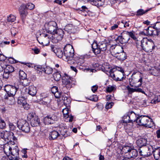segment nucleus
Listing matches in <instances>:
<instances>
[{"instance_id": "1", "label": "nucleus", "mask_w": 160, "mask_h": 160, "mask_svg": "<svg viewBox=\"0 0 160 160\" xmlns=\"http://www.w3.org/2000/svg\"><path fill=\"white\" fill-rule=\"evenodd\" d=\"M104 71L105 72L108 71L111 77L116 81H122L125 79V72L122 68L117 67L115 68L110 69V67L107 66L104 68Z\"/></svg>"}, {"instance_id": "2", "label": "nucleus", "mask_w": 160, "mask_h": 160, "mask_svg": "<svg viewBox=\"0 0 160 160\" xmlns=\"http://www.w3.org/2000/svg\"><path fill=\"white\" fill-rule=\"evenodd\" d=\"M108 43L104 42L98 43L94 41L92 45L93 52L95 55L100 54L101 51H106L108 48Z\"/></svg>"}, {"instance_id": "3", "label": "nucleus", "mask_w": 160, "mask_h": 160, "mask_svg": "<svg viewBox=\"0 0 160 160\" xmlns=\"http://www.w3.org/2000/svg\"><path fill=\"white\" fill-rule=\"evenodd\" d=\"M137 123L140 125L151 128L154 123L152 120L147 116L141 115L137 118Z\"/></svg>"}, {"instance_id": "4", "label": "nucleus", "mask_w": 160, "mask_h": 160, "mask_svg": "<svg viewBox=\"0 0 160 160\" xmlns=\"http://www.w3.org/2000/svg\"><path fill=\"white\" fill-rule=\"evenodd\" d=\"M0 138L3 139L8 142H11L15 143L14 141L17 140L12 132L7 131L2 132L0 131Z\"/></svg>"}, {"instance_id": "5", "label": "nucleus", "mask_w": 160, "mask_h": 160, "mask_svg": "<svg viewBox=\"0 0 160 160\" xmlns=\"http://www.w3.org/2000/svg\"><path fill=\"white\" fill-rule=\"evenodd\" d=\"M129 81L130 82H132L133 83H134L136 82H139L140 83L138 85H135L134 87H139L141 86L142 84V78L141 77V74L139 72H134L131 78H129ZM130 85L132 87H134L133 85H132L130 84Z\"/></svg>"}, {"instance_id": "6", "label": "nucleus", "mask_w": 160, "mask_h": 160, "mask_svg": "<svg viewBox=\"0 0 160 160\" xmlns=\"http://www.w3.org/2000/svg\"><path fill=\"white\" fill-rule=\"evenodd\" d=\"M143 42L142 48L146 52H151L154 48V44L151 39L145 38Z\"/></svg>"}, {"instance_id": "7", "label": "nucleus", "mask_w": 160, "mask_h": 160, "mask_svg": "<svg viewBox=\"0 0 160 160\" xmlns=\"http://www.w3.org/2000/svg\"><path fill=\"white\" fill-rule=\"evenodd\" d=\"M18 127L24 132H28L30 130V128L29 123L27 121L23 119L19 120L17 122Z\"/></svg>"}, {"instance_id": "8", "label": "nucleus", "mask_w": 160, "mask_h": 160, "mask_svg": "<svg viewBox=\"0 0 160 160\" xmlns=\"http://www.w3.org/2000/svg\"><path fill=\"white\" fill-rule=\"evenodd\" d=\"M64 53L68 60H72L74 56V50L72 46L70 44L66 45L64 49Z\"/></svg>"}, {"instance_id": "9", "label": "nucleus", "mask_w": 160, "mask_h": 160, "mask_svg": "<svg viewBox=\"0 0 160 160\" xmlns=\"http://www.w3.org/2000/svg\"><path fill=\"white\" fill-rule=\"evenodd\" d=\"M136 114L133 111L128 112V115H124L123 117V122L127 123L130 122H136L137 118Z\"/></svg>"}, {"instance_id": "10", "label": "nucleus", "mask_w": 160, "mask_h": 160, "mask_svg": "<svg viewBox=\"0 0 160 160\" xmlns=\"http://www.w3.org/2000/svg\"><path fill=\"white\" fill-rule=\"evenodd\" d=\"M45 27L48 32L52 34L54 33L57 28L56 23L53 21L46 23Z\"/></svg>"}, {"instance_id": "11", "label": "nucleus", "mask_w": 160, "mask_h": 160, "mask_svg": "<svg viewBox=\"0 0 160 160\" xmlns=\"http://www.w3.org/2000/svg\"><path fill=\"white\" fill-rule=\"evenodd\" d=\"M152 147H150L145 146L143 148L139 149L140 155L143 157H148L149 156L152 154Z\"/></svg>"}, {"instance_id": "12", "label": "nucleus", "mask_w": 160, "mask_h": 160, "mask_svg": "<svg viewBox=\"0 0 160 160\" xmlns=\"http://www.w3.org/2000/svg\"><path fill=\"white\" fill-rule=\"evenodd\" d=\"M18 88L14 86L10 85H6L4 88V90L7 93L6 95L14 96Z\"/></svg>"}, {"instance_id": "13", "label": "nucleus", "mask_w": 160, "mask_h": 160, "mask_svg": "<svg viewBox=\"0 0 160 160\" xmlns=\"http://www.w3.org/2000/svg\"><path fill=\"white\" fill-rule=\"evenodd\" d=\"M62 82L67 88H70L71 87L72 80L71 77L66 74H65L64 76L63 77Z\"/></svg>"}, {"instance_id": "14", "label": "nucleus", "mask_w": 160, "mask_h": 160, "mask_svg": "<svg viewBox=\"0 0 160 160\" xmlns=\"http://www.w3.org/2000/svg\"><path fill=\"white\" fill-rule=\"evenodd\" d=\"M19 11L21 18L22 20L23 21L26 18L28 13L27 10L25 8L22 7L21 5L19 8Z\"/></svg>"}, {"instance_id": "15", "label": "nucleus", "mask_w": 160, "mask_h": 160, "mask_svg": "<svg viewBox=\"0 0 160 160\" xmlns=\"http://www.w3.org/2000/svg\"><path fill=\"white\" fill-rule=\"evenodd\" d=\"M19 150L17 146H15L13 149H11L10 154L12 155L13 160H17L19 155Z\"/></svg>"}, {"instance_id": "16", "label": "nucleus", "mask_w": 160, "mask_h": 160, "mask_svg": "<svg viewBox=\"0 0 160 160\" xmlns=\"http://www.w3.org/2000/svg\"><path fill=\"white\" fill-rule=\"evenodd\" d=\"M4 98L5 100L7 103L9 105H13L15 102V99L14 96L5 95Z\"/></svg>"}, {"instance_id": "17", "label": "nucleus", "mask_w": 160, "mask_h": 160, "mask_svg": "<svg viewBox=\"0 0 160 160\" xmlns=\"http://www.w3.org/2000/svg\"><path fill=\"white\" fill-rule=\"evenodd\" d=\"M51 48L52 51H53L58 58H61L63 56V52L61 49H57L53 46L51 47Z\"/></svg>"}, {"instance_id": "18", "label": "nucleus", "mask_w": 160, "mask_h": 160, "mask_svg": "<svg viewBox=\"0 0 160 160\" xmlns=\"http://www.w3.org/2000/svg\"><path fill=\"white\" fill-rule=\"evenodd\" d=\"M28 93L30 95L34 96L37 92L36 87L33 85H31L28 87Z\"/></svg>"}, {"instance_id": "19", "label": "nucleus", "mask_w": 160, "mask_h": 160, "mask_svg": "<svg viewBox=\"0 0 160 160\" xmlns=\"http://www.w3.org/2000/svg\"><path fill=\"white\" fill-rule=\"evenodd\" d=\"M49 36L48 34H42L41 38L42 42L41 43L45 45H47L49 43Z\"/></svg>"}, {"instance_id": "20", "label": "nucleus", "mask_w": 160, "mask_h": 160, "mask_svg": "<svg viewBox=\"0 0 160 160\" xmlns=\"http://www.w3.org/2000/svg\"><path fill=\"white\" fill-rule=\"evenodd\" d=\"M51 91L56 98H58L61 97V93L58 92V88L57 87L54 86L52 87L51 89Z\"/></svg>"}, {"instance_id": "21", "label": "nucleus", "mask_w": 160, "mask_h": 160, "mask_svg": "<svg viewBox=\"0 0 160 160\" xmlns=\"http://www.w3.org/2000/svg\"><path fill=\"white\" fill-rule=\"evenodd\" d=\"M64 30L69 33H74L75 31L74 26L71 24L67 25L65 26Z\"/></svg>"}, {"instance_id": "22", "label": "nucleus", "mask_w": 160, "mask_h": 160, "mask_svg": "<svg viewBox=\"0 0 160 160\" xmlns=\"http://www.w3.org/2000/svg\"><path fill=\"white\" fill-rule=\"evenodd\" d=\"M91 3L94 5L99 7L103 5L105 0H89Z\"/></svg>"}, {"instance_id": "23", "label": "nucleus", "mask_w": 160, "mask_h": 160, "mask_svg": "<svg viewBox=\"0 0 160 160\" xmlns=\"http://www.w3.org/2000/svg\"><path fill=\"white\" fill-rule=\"evenodd\" d=\"M138 151L136 149H133L132 147L128 155L126 156L129 158H135L138 156Z\"/></svg>"}, {"instance_id": "24", "label": "nucleus", "mask_w": 160, "mask_h": 160, "mask_svg": "<svg viewBox=\"0 0 160 160\" xmlns=\"http://www.w3.org/2000/svg\"><path fill=\"white\" fill-rule=\"evenodd\" d=\"M12 148L8 144H5L3 146V150L7 156H9L11 153Z\"/></svg>"}, {"instance_id": "25", "label": "nucleus", "mask_w": 160, "mask_h": 160, "mask_svg": "<svg viewBox=\"0 0 160 160\" xmlns=\"http://www.w3.org/2000/svg\"><path fill=\"white\" fill-rule=\"evenodd\" d=\"M31 125L32 127H37L39 125L40 121L38 117H35L30 121Z\"/></svg>"}, {"instance_id": "26", "label": "nucleus", "mask_w": 160, "mask_h": 160, "mask_svg": "<svg viewBox=\"0 0 160 160\" xmlns=\"http://www.w3.org/2000/svg\"><path fill=\"white\" fill-rule=\"evenodd\" d=\"M147 140L145 138H140L136 142L137 145L139 147L146 145Z\"/></svg>"}, {"instance_id": "27", "label": "nucleus", "mask_w": 160, "mask_h": 160, "mask_svg": "<svg viewBox=\"0 0 160 160\" xmlns=\"http://www.w3.org/2000/svg\"><path fill=\"white\" fill-rule=\"evenodd\" d=\"M129 38L128 37L123 38L122 36H119L117 38V40L119 41L121 44H124L128 42L129 40Z\"/></svg>"}, {"instance_id": "28", "label": "nucleus", "mask_w": 160, "mask_h": 160, "mask_svg": "<svg viewBox=\"0 0 160 160\" xmlns=\"http://www.w3.org/2000/svg\"><path fill=\"white\" fill-rule=\"evenodd\" d=\"M132 148V147L129 146H123L121 151L122 153L127 154L128 155Z\"/></svg>"}, {"instance_id": "29", "label": "nucleus", "mask_w": 160, "mask_h": 160, "mask_svg": "<svg viewBox=\"0 0 160 160\" xmlns=\"http://www.w3.org/2000/svg\"><path fill=\"white\" fill-rule=\"evenodd\" d=\"M153 153V155L154 158L158 160L160 158V149H158L157 150L152 151V153Z\"/></svg>"}, {"instance_id": "30", "label": "nucleus", "mask_w": 160, "mask_h": 160, "mask_svg": "<svg viewBox=\"0 0 160 160\" xmlns=\"http://www.w3.org/2000/svg\"><path fill=\"white\" fill-rule=\"evenodd\" d=\"M53 34H56L57 35H58V36H57V37L58 39H61L63 38L64 33L63 32L62 30L57 29L54 33Z\"/></svg>"}, {"instance_id": "31", "label": "nucleus", "mask_w": 160, "mask_h": 160, "mask_svg": "<svg viewBox=\"0 0 160 160\" xmlns=\"http://www.w3.org/2000/svg\"><path fill=\"white\" fill-rule=\"evenodd\" d=\"M150 10V9H147L144 10L142 9H139L137 11L136 13V15L138 16L143 15L147 12Z\"/></svg>"}, {"instance_id": "32", "label": "nucleus", "mask_w": 160, "mask_h": 160, "mask_svg": "<svg viewBox=\"0 0 160 160\" xmlns=\"http://www.w3.org/2000/svg\"><path fill=\"white\" fill-rule=\"evenodd\" d=\"M61 100L62 101L63 103L66 107L68 106L71 102L70 99L67 97H62Z\"/></svg>"}, {"instance_id": "33", "label": "nucleus", "mask_w": 160, "mask_h": 160, "mask_svg": "<svg viewBox=\"0 0 160 160\" xmlns=\"http://www.w3.org/2000/svg\"><path fill=\"white\" fill-rule=\"evenodd\" d=\"M22 7L25 8L26 9L32 10L34 8L35 5L31 3H29L27 4H22Z\"/></svg>"}, {"instance_id": "34", "label": "nucleus", "mask_w": 160, "mask_h": 160, "mask_svg": "<svg viewBox=\"0 0 160 160\" xmlns=\"http://www.w3.org/2000/svg\"><path fill=\"white\" fill-rule=\"evenodd\" d=\"M51 138L52 139H56L58 137L60 136L59 133L56 131H53L50 134Z\"/></svg>"}, {"instance_id": "35", "label": "nucleus", "mask_w": 160, "mask_h": 160, "mask_svg": "<svg viewBox=\"0 0 160 160\" xmlns=\"http://www.w3.org/2000/svg\"><path fill=\"white\" fill-rule=\"evenodd\" d=\"M35 69L38 73L41 74L43 72H44V68L40 65H36L34 67Z\"/></svg>"}, {"instance_id": "36", "label": "nucleus", "mask_w": 160, "mask_h": 160, "mask_svg": "<svg viewBox=\"0 0 160 160\" xmlns=\"http://www.w3.org/2000/svg\"><path fill=\"white\" fill-rule=\"evenodd\" d=\"M4 70L5 72H8L10 73L13 72L14 70V68L12 66L9 65H5Z\"/></svg>"}, {"instance_id": "37", "label": "nucleus", "mask_w": 160, "mask_h": 160, "mask_svg": "<svg viewBox=\"0 0 160 160\" xmlns=\"http://www.w3.org/2000/svg\"><path fill=\"white\" fill-rule=\"evenodd\" d=\"M123 51V48L121 46L117 45L114 50L113 53L115 54H119L120 52H122Z\"/></svg>"}, {"instance_id": "38", "label": "nucleus", "mask_w": 160, "mask_h": 160, "mask_svg": "<svg viewBox=\"0 0 160 160\" xmlns=\"http://www.w3.org/2000/svg\"><path fill=\"white\" fill-rule=\"evenodd\" d=\"M48 116L50 118L52 124L55 123L59 119V117L55 114L49 115Z\"/></svg>"}, {"instance_id": "39", "label": "nucleus", "mask_w": 160, "mask_h": 160, "mask_svg": "<svg viewBox=\"0 0 160 160\" xmlns=\"http://www.w3.org/2000/svg\"><path fill=\"white\" fill-rule=\"evenodd\" d=\"M155 29L153 27H149L147 29L145 30L146 32V34L147 35H153V30Z\"/></svg>"}, {"instance_id": "40", "label": "nucleus", "mask_w": 160, "mask_h": 160, "mask_svg": "<svg viewBox=\"0 0 160 160\" xmlns=\"http://www.w3.org/2000/svg\"><path fill=\"white\" fill-rule=\"evenodd\" d=\"M26 101L25 98L23 97H19L18 98V103L19 105L22 106L23 104H24L25 103H26Z\"/></svg>"}, {"instance_id": "41", "label": "nucleus", "mask_w": 160, "mask_h": 160, "mask_svg": "<svg viewBox=\"0 0 160 160\" xmlns=\"http://www.w3.org/2000/svg\"><path fill=\"white\" fill-rule=\"evenodd\" d=\"M73 59L78 65L80 66L83 64L84 62V59L78 57L74 58Z\"/></svg>"}, {"instance_id": "42", "label": "nucleus", "mask_w": 160, "mask_h": 160, "mask_svg": "<svg viewBox=\"0 0 160 160\" xmlns=\"http://www.w3.org/2000/svg\"><path fill=\"white\" fill-rule=\"evenodd\" d=\"M129 22V21L127 22L123 20L121 22H119V26L122 25L124 28L129 29L130 28Z\"/></svg>"}, {"instance_id": "43", "label": "nucleus", "mask_w": 160, "mask_h": 160, "mask_svg": "<svg viewBox=\"0 0 160 160\" xmlns=\"http://www.w3.org/2000/svg\"><path fill=\"white\" fill-rule=\"evenodd\" d=\"M19 78L21 79H25L27 78V75L22 70H20L19 73Z\"/></svg>"}, {"instance_id": "44", "label": "nucleus", "mask_w": 160, "mask_h": 160, "mask_svg": "<svg viewBox=\"0 0 160 160\" xmlns=\"http://www.w3.org/2000/svg\"><path fill=\"white\" fill-rule=\"evenodd\" d=\"M43 122L45 125H49L52 124L48 115L44 118L43 119Z\"/></svg>"}, {"instance_id": "45", "label": "nucleus", "mask_w": 160, "mask_h": 160, "mask_svg": "<svg viewBox=\"0 0 160 160\" xmlns=\"http://www.w3.org/2000/svg\"><path fill=\"white\" fill-rule=\"evenodd\" d=\"M159 102H160V95L159 96H155L151 102L152 104H155Z\"/></svg>"}, {"instance_id": "46", "label": "nucleus", "mask_w": 160, "mask_h": 160, "mask_svg": "<svg viewBox=\"0 0 160 160\" xmlns=\"http://www.w3.org/2000/svg\"><path fill=\"white\" fill-rule=\"evenodd\" d=\"M16 17L13 15L11 14L7 18L8 22H12L15 20Z\"/></svg>"}, {"instance_id": "47", "label": "nucleus", "mask_w": 160, "mask_h": 160, "mask_svg": "<svg viewBox=\"0 0 160 160\" xmlns=\"http://www.w3.org/2000/svg\"><path fill=\"white\" fill-rule=\"evenodd\" d=\"M120 55L119 56H117L118 59L120 60H123L126 58V56L125 53L123 52V51L122 52H120Z\"/></svg>"}, {"instance_id": "48", "label": "nucleus", "mask_w": 160, "mask_h": 160, "mask_svg": "<svg viewBox=\"0 0 160 160\" xmlns=\"http://www.w3.org/2000/svg\"><path fill=\"white\" fill-rule=\"evenodd\" d=\"M145 38H143L142 40H138L137 39V41L136 42V44L137 47L138 46H141L142 48L143 47V44H144L143 42L145 40Z\"/></svg>"}, {"instance_id": "49", "label": "nucleus", "mask_w": 160, "mask_h": 160, "mask_svg": "<svg viewBox=\"0 0 160 160\" xmlns=\"http://www.w3.org/2000/svg\"><path fill=\"white\" fill-rule=\"evenodd\" d=\"M53 77L55 80L58 81L61 78V75L60 73L58 72L54 73L53 74Z\"/></svg>"}, {"instance_id": "50", "label": "nucleus", "mask_w": 160, "mask_h": 160, "mask_svg": "<svg viewBox=\"0 0 160 160\" xmlns=\"http://www.w3.org/2000/svg\"><path fill=\"white\" fill-rule=\"evenodd\" d=\"M53 72L52 69L49 67H46V68H44V72L47 74H50L52 73Z\"/></svg>"}, {"instance_id": "51", "label": "nucleus", "mask_w": 160, "mask_h": 160, "mask_svg": "<svg viewBox=\"0 0 160 160\" xmlns=\"http://www.w3.org/2000/svg\"><path fill=\"white\" fill-rule=\"evenodd\" d=\"M125 32L126 34L128 36V37H130L135 40H136L137 39V38L133 32Z\"/></svg>"}, {"instance_id": "52", "label": "nucleus", "mask_w": 160, "mask_h": 160, "mask_svg": "<svg viewBox=\"0 0 160 160\" xmlns=\"http://www.w3.org/2000/svg\"><path fill=\"white\" fill-rule=\"evenodd\" d=\"M62 112L65 118H66L69 117L68 108H64L62 110Z\"/></svg>"}, {"instance_id": "53", "label": "nucleus", "mask_w": 160, "mask_h": 160, "mask_svg": "<svg viewBox=\"0 0 160 160\" xmlns=\"http://www.w3.org/2000/svg\"><path fill=\"white\" fill-rule=\"evenodd\" d=\"M35 117H37L35 113L33 112H30L27 115V118L28 120L31 121L33 119V118H34Z\"/></svg>"}, {"instance_id": "54", "label": "nucleus", "mask_w": 160, "mask_h": 160, "mask_svg": "<svg viewBox=\"0 0 160 160\" xmlns=\"http://www.w3.org/2000/svg\"><path fill=\"white\" fill-rule=\"evenodd\" d=\"M158 72V70L156 68H154L153 69H152L150 70L149 73L152 75L156 76L157 75Z\"/></svg>"}, {"instance_id": "55", "label": "nucleus", "mask_w": 160, "mask_h": 160, "mask_svg": "<svg viewBox=\"0 0 160 160\" xmlns=\"http://www.w3.org/2000/svg\"><path fill=\"white\" fill-rule=\"evenodd\" d=\"M6 124L4 121L0 118V128L1 129H4L5 128Z\"/></svg>"}, {"instance_id": "56", "label": "nucleus", "mask_w": 160, "mask_h": 160, "mask_svg": "<svg viewBox=\"0 0 160 160\" xmlns=\"http://www.w3.org/2000/svg\"><path fill=\"white\" fill-rule=\"evenodd\" d=\"M67 131L66 129H63V130H61L60 132V136H62L64 138L67 137L68 135L67 134Z\"/></svg>"}, {"instance_id": "57", "label": "nucleus", "mask_w": 160, "mask_h": 160, "mask_svg": "<svg viewBox=\"0 0 160 160\" xmlns=\"http://www.w3.org/2000/svg\"><path fill=\"white\" fill-rule=\"evenodd\" d=\"M115 86H111L108 87L107 88V91L108 92H110L114 89H115Z\"/></svg>"}, {"instance_id": "58", "label": "nucleus", "mask_w": 160, "mask_h": 160, "mask_svg": "<svg viewBox=\"0 0 160 160\" xmlns=\"http://www.w3.org/2000/svg\"><path fill=\"white\" fill-rule=\"evenodd\" d=\"M114 103L113 102H107L105 106V108L107 109H109L111 108L113 106Z\"/></svg>"}, {"instance_id": "59", "label": "nucleus", "mask_w": 160, "mask_h": 160, "mask_svg": "<svg viewBox=\"0 0 160 160\" xmlns=\"http://www.w3.org/2000/svg\"><path fill=\"white\" fill-rule=\"evenodd\" d=\"M153 27L155 29L159 30L160 29V21L157 22L153 25Z\"/></svg>"}, {"instance_id": "60", "label": "nucleus", "mask_w": 160, "mask_h": 160, "mask_svg": "<svg viewBox=\"0 0 160 160\" xmlns=\"http://www.w3.org/2000/svg\"><path fill=\"white\" fill-rule=\"evenodd\" d=\"M5 64L4 62H2L0 64V72L3 71L4 69H5Z\"/></svg>"}, {"instance_id": "61", "label": "nucleus", "mask_w": 160, "mask_h": 160, "mask_svg": "<svg viewBox=\"0 0 160 160\" xmlns=\"http://www.w3.org/2000/svg\"><path fill=\"white\" fill-rule=\"evenodd\" d=\"M22 106L24 109L27 110H28L30 108V106L27 102H26V103H25V104H23Z\"/></svg>"}, {"instance_id": "62", "label": "nucleus", "mask_w": 160, "mask_h": 160, "mask_svg": "<svg viewBox=\"0 0 160 160\" xmlns=\"http://www.w3.org/2000/svg\"><path fill=\"white\" fill-rule=\"evenodd\" d=\"M32 50L34 51V53L35 54H38L40 52V49L37 48H32Z\"/></svg>"}, {"instance_id": "63", "label": "nucleus", "mask_w": 160, "mask_h": 160, "mask_svg": "<svg viewBox=\"0 0 160 160\" xmlns=\"http://www.w3.org/2000/svg\"><path fill=\"white\" fill-rule=\"evenodd\" d=\"M9 74L10 73L8 72H5V70H4V72L3 75V78L6 79L8 78L9 77Z\"/></svg>"}, {"instance_id": "64", "label": "nucleus", "mask_w": 160, "mask_h": 160, "mask_svg": "<svg viewBox=\"0 0 160 160\" xmlns=\"http://www.w3.org/2000/svg\"><path fill=\"white\" fill-rule=\"evenodd\" d=\"M127 88L129 93H132L135 92L134 88H131L128 86L127 87Z\"/></svg>"}]
</instances>
